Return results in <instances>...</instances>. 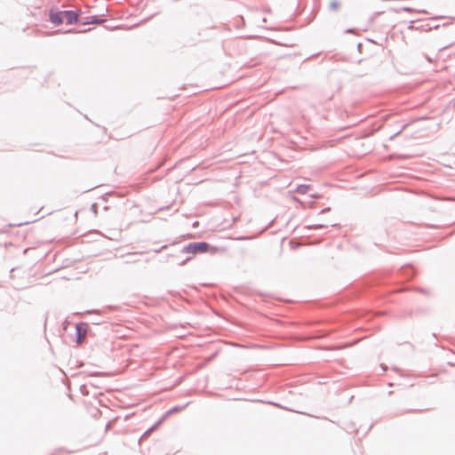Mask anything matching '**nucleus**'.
<instances>
[{"instance_id":"nucleus-5","label":"nucleus","mask_w":455,"mask_h":455,"mask_svg":"<svg viewBox=\"0 0 455 455\" xmlns=\"http://www.w3.org/2000/svg\"><path fill=\"white\" fill-rule=\"evenodd\" d=\"M308 190V186L300 185L297 188V192L300 194H306Z\"/></svg>"},{"instance_id":"nucleus-6","label":"nucleus","mask_w":455,"mask_h":455,"mask_svg":"<svg viewBox=\"0 0 455 455\" xmlns=\"http://www.w3.org/2000/svg\"><path fill=\"white\" fill-rule=\"evenodd\" d=\"M101 132H102V133H103L104 135H106V134H107V130H106V129H102V131H101Z\"/></svg>"},{"instance_id":"nucleus-7","label":"nucleus","mask_w":455,"mask_h":455,"mask_svg":"<svg viewBox=\"0 0 455 455\" xmlns=\"http://www.w3.org/2000/svg\"><path fill=\"white\" fill-rule=\"evenodd\" d=\"M217 251L216 248H212V251L215 252Z\"/></svg>"},{"instance_id":"nucleus-4","label":"nucleus","mask_w":455,"mask_h":455,"mask_svg":"<svg viewBox=\"0 0 455 455\" xmlns=\"http://www.w3.org/2000/svg\"><path fill=\"white\" fill-rule=\"evenodd\" d=\"M76 330H77V334H78V341L77 342L80 344V343H82L83 339H84L86 331L84 330H82V328L79 326H77Z\"/></svg>"},{"instance_id":"nucleus-3","label":"nucleus","mask_w":455,"mask_h":455,"mask_svg":"<svg viewBox=\"0 0 455 455\" xmlns=\"http://www.w3.org/2000/svg\"><path fill=\"white\" fill-rule=\"evenodd\" d=\"M64 23L72 24L77 21V14L72 11H64Z\"/></svg>"},{"instance_id":"nucleus-1","label":"nucleus","mask_w":455,"mask_h":455,"mask_svg":"<svg viewBox=\"0 0 455 455\" xmlns=\"http://www.w3.org/2000/svg\"><path fill=\"white\" fill-rule=\"evenodd\" d=\"M210 248V245L205 242L201 243H191L184 248V251L187 253H203L206 252Z\"/></svg>"},{"instance_id":"nucleus-2","label":"nucleus","mask_w":455,"mask_h":455,"mask_svg":"<svg viewBox=\"0 0 455 455\" xmlns=\"http://www.w3.org/2000/svg\"><path fill=\"white\" fill-rule=\"evenodd\" d=\"M63 16L64 12H50V20L56 26L64 23Z\"/></svg>"}]
</instances>
